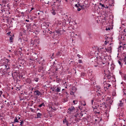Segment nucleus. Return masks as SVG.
I'll return each mask as SVG.
<instances>
[{"instance_id":"5","label":"nucleus","mask_w":126,"mask_h":126,"mask_svg":"<svg viewBox=\"0 0 126 126\" xmlns=\"http://www.w3.org/2000/svg\"><path fill=\"white\" fill-rule=\"evenodd\" d=\"M104 85L105 86L104 87V88L105 91H106V89H108L109 87L111 86V85L110 84H109L108 83H106Z\"/></svg>"},{"instance_id":"38","label":"nucleus","mask_w":126,"mask_h":126,"mask_svg":"<svg viewBox=\"0 0 126 126\" xmlns=\"http://www.w3.org/2000/svg\"><path fill=\"white\" fill-rule=\"evenodd\" d=\"M2 91H0V97L1 96V95L2 94Z\"/></svg>"},{"instance_id":"41","label":"nucleus","mask_w":126,"mask_h":126,"mask_svg":"<svg viewBox=\"0 0 126 126\" xmlns=\"http://www.w3.org/2000/svg\"><path fill=\"white\" fill-rule=\"evenodd\" d=\"M75 100H74L73 101V103H74V104H76L77 103H77H75Z\"/></svg>"},{"instance_id":"19","label":"nucleus","mask_w":126,"mask_h":126,"mask_svg":"<svg viewBox=\"0 0 126 126\" xmlns=\"http://www.w3.org/2000/svg\"><path fill=\"white\" fill-rule=\"evenodd\" d=\"M120 101V103H119V106L120 107H122L123 106V103L122 102V101Z\"/></svg>"},{"instance_id":"43","label":"nucleus","mask_w":126,"mask_h":126,"mask_svg":"<svg viewBox=\"0 0 126 126\" xmlns=\"http://www.w3.org/2000/svg\"><path fill=\"white\" fill-rule=\"evenodd\" d=\"M77 56L79 58H81V56L79 54H78L77 55Z\"/></svg>"},{"instance_id":"49","label":"nucleus","mask_w":126,"mask_h":126,"mask_svg":"<svg viewBox=\"0 0 126 126\" xmlns=\"http://www.w3.org/2000/svg\"><path fill=\"white\" fill-rule=\"evenodd\" d=\"M58 68H56L55 69V71L56 72V71H57L58 70Z\"/></svg>"},{"instance_id":"6","label":"nucleus","mask_w":126,"mask_h":126,"mask_svg":"<svg viewBox=\"0 0 126 126\" xmlns=\"http://www.w3.org/2000/svg\"><path fill=\"white\" fill-rule=\"evenodd\" d=\"M100 107V108L103 107V108L105 109L107 107V105H106L105 102H103L102 104H101Z\"/></svg>"},{"instance_id":"12","label":"nucleus","mask_w":126,"mask_h":126,"mask_svg":"<svg viewBox=\"0 0 126 126\" xmlns=\"http://www.w3.org/2000/svg\"><path fill=\"white\" fill-rule=\"evenodd\" d=\"M37 40L36 39L34 40V41H32L31 42L32 44H33V45H36V46L37 45L36 44V43L37 42Z\"/></svg>"},{"instance_id":"21","label":"nucleus","mask_w":126,"mask_h":126,"mask_svg":"<svg viewBox=\"0 0 126 126\" xmlns=\"http://www.w3.org/2000/svg\"><path fill=\"white\" fill-rule=\"evenodd\" d=\"M39 80V78H35L33 80V81H35L36 82H38Z\"/></svg>"},{"instance_id":"26","label":"nucleus","mask_w":126,"mask_h":126,"mask_svg":"<svg viewBox=\"0 0 126 126\" xmlns=\"http://www.w3.org/2000/svg\"><path fill=\"white\" fill-rule=\"evenodd\" d=\"M99 5H101V6L102 7H105V5L103 4H102V3H99Z\"/></svg>"},{"instance_id":"27","label":"nucleus","mask_w":126,"mask_h":126,"mask_svg":"<svg viewBox=\"0 0 126 126\" xmlns=\"http://www.w3.org/2000/svg\"><path fill=\"white\" fill-rule=\"evenodd\" d=\"M113 102V101L111 99L109 100V102L111 104H112V103Z\"/></svg>"},{"instance_id":"9","label":"nucleus","mask_w":126,"mask_h":126,"mask_svg":"<svg viewBox=\"0 0 126 126\" xmlns=\"http://www.w3.org/2000/svg\"><path fill=\"white\" fill-rule=\"evenodd\" d=\"M52 8L51 13L53 15H55L56 14V13L55 12V11H56V10L55 9H54L53 7H52Z\"/></svg>"},{"instance_id":"37","label":"nucleus","mask_w":126,"mask_h":126,"mask_svg":"<svg viewBox=\"0 0 126 126\" xmlns=\"http://www.w3.org/2000/svg\"><path fill=\"white\" fill-rule=\"evenodd\" d=\"M79 114L77 113L74 116L76 117H77V116L78 115H79Z\"/></svg>"},{"instance_id":"8","label":"nucleus","mask_w":126,"mask_h":126,"mask_svg":"<svg viewBox=\"0 0 126 126\" xmlns=\"http://www.w3.org/2000/svg\"><path fill=\"white\" fill-rule=\"evenodd\" d=\"M56 89L55 91L56 92H60V91L61 88L57 86Z\"/></svg>"},{"instance_id":"4","label":"nucleus","mask_w":126,"mask_h":126,"mask_svg":"<svg viewBox=\"0 0 126 126\" xmlns=\"http://www.w3.org/2000/svg\"><path fill=\"white\" fill-rule=\"evenodd\" d=\"M34 94L35 95L39 96L40 95H42V94L38 90H36L34 92Z\"/></svg>"},{"instance_id":"28","label":"nucleus","mask_w":126,"mask_h":126,"mask_svg":"<svg viewBox=\"0 0 126 126\" xmlns=\"http://www.w3.org/2000/svg\"><path fill=\"white\" fill-rule=\"evenodd\" d=\"M48 30V29H46L45 30H44L43 31V32H45L46 33H44V35H45L46 34V31H47Z\"/></svg>"},{"instance_id":"1","label":"nucleus","mask_w":126,"mask_h":126,"mask_svg":"<svg viewBox=\"0 0 126 126\" xmlns=\"http://www.w3.org/2000/svg\"><path fill=\"white\" fill-rule=\"evenodd\" d=\"M53 5L54 6L52 7L56 10V11H58L60 9L61 6L59 4H56V2H54Z\"/></svg>"},{"instance_id":"63","label":"nucleus","mask_w":126,"mask_h":126,"mask_svg":"<svg viewBox=\"0 0 126 126\" xmlns=\"http://www.w3.org/2000/svg\"><path fill=\"white\" fill-rule=\"evenodd\" d=\"M32 110L31 111H32V112L33 111V109H31Z\"/></svg>"},{"instance_id":"56","label":"nucleus","mask_w":126,"mask_h":126,"mask_svg":"<svg viewBox=\"0 0 126 126\" xmlns=\"http://www.w3.org/2000/svg\"><path fill=\"white\" fill-rule=\"evenodd\" d=\"M34 8L33 7H32V8H31V10H34Z\"/></svg>"},{"instance_id":"23","label":"nucleus","mask_w":126,"mask_h":126,"mask_svg":"<svg viewBox=\"0 0 126 126\" xmlns=\"http://www.w3.org/2000/svg\"><path fill=\"white\" fill-rule=\"evenodd\" d=\"M2 2L3 4H6L7 3V1L6 0H2Z\"/></svg>"},{"instance_id":"57","label":"nucleus","mask_w":126,"mask_h":126,"mask_svg":"<svg viewBox=\"0 0 126 126\" xmlns=\"http://www.w3.org/2000/svg\"><path fill=\"white\" fill-rule=\"evenodd\" d=\"M94 102V100H91V102L92 103V104H93V102Z\"/></svg>"},{"instance_id":"2","label":"nucleus","mask_w":126,"mask_h":126,"mask_svg":"<svg viewBox=\"0 0 126 126\" xmlns=\"http://www.w3.org/2000/svg\"><path fill=\"white\" fill-rule=\"evenodd\" d=\"M6 14V13L5 10L3 9H0V16L5 17L6 16L5 15V14Z\"/></svg>"},{"instance_id":"47","label":"nucleus","mask_w":126,"mask_h":126,"mask_svg":"<svg viewBox=\"0 0 126 126\" xmlns=\"http://www.w3.org/2000/svg\"><path fill=\"white\" fill-rule=\"evenodd\" d=\"M3 65H4V64H1V63H0V67L1 66H3Z\"/></svg>"},{"instance_id":"58","label":"nucleus","mask_w":126,"mask_h":126,"mask_svg":"<svg viewBox=\"0 0 126 126\" xmlns=\"http://www.w3.org/2000/svg\"><path fill=\"white\" fill-rule=\"evenodd\" d=\"M66 94L67 95L68 94L67 92H66Z\"/></svg>"},{"instance_id":"7","label":"nucleus","mask_w":126,"mask_h":126,"mask_svg":"<svg viewBox=\"0 0 126 126\" xmlns=\"http://www.w3.org/2000/svg\"><path fill=\"white\" fill-rule=\"evenodd\" d=\"M75 109V108L74 107H71V108H69L68 109V110H69V111H70V112H69V111H68V113H70V112H71L73 110H74Z\"/></svg>"},{"instance_id":"62","label":"nucleus","mask_w":126,"mask_h":126,"mask_svg":"<svg viewBox=\"0 0 126 126\" xmlns=\"http://www.w3.org/2000/svg\"><path fill=\"white\" fill-rule=\"evenodd\" d=\"M80 115H81V116H83V114L82 113H80Z\"/></svg>"},{"instance_id":"13","label":"nucleus","mask_w":126,"mask_h":126,"mask_svg":"<svg viewBox=\"0 0 126 126\" xmlns=\"http://www.w3.org/2000/svg\"><path fill=\"white\" fill-rule=\"evenodd\" d=\"M106 51L108 52L111 51V46H110L107 49L106 48Z\"/></svg>"},{"instance_id":"39","label":"nucleus","mask_w":126,"mask_h":126,"mask_svg":"<svg viewBox=\"0 0 126 126\" xmlns=\"http://www.w3.org/2000/svg\"><path fill=\"white\" fill-rule=\"evenodd\" d=\"M11 33V32H9L7 33V34L8 35H9V36H11V35L10 34Z\"/></svg>"},{"instance_id":"44","label":"nucleus","mask_w":126,"mask_h":126,"mask_svg":"<svg viewBox=\"0 0 126 126\" xmlns=\"http://www.w3.org/2000/svg\"><path fill=\"white\" fill-rule=\"evenodd\" d=\"M77 8V10L78 11H80L81 10V9L80 8H79V7Z\"/></svg>"},{"instance_id":"29","label":"nucleus","mask_w":126,"mask_h":126,"mask_svg":"<svg viewBox=\"0 0 126 126\" xmlns=\"http://www.w3.org/2000/svg\"><path fill=\"white\" fill-rule=\"evenodd\" d=\"M124 61L125 62V64H126V57H125L124 59Z\"/></svg>"},{"instance_id":"53","label":"nucleus","mask_w":126,"mask_h":126,"mask_svg":"<svg viewBox=\"0 0 126 126\" xmlns=\"http://www.w3.org/2000/svg\"><path fill=\"white\" fill-rule=\"evenodd\" d=\"M105 44H106V45L107 44V41H105Z\"/></svg>"},{"instance_id":"59","label":"nucleus","mask_w":126,"mask_h":126,"mask_svg":"<svg viewBox=\"0 0 126 126\" xmlns=\"http://www.w3.org/2000/svg\"><path fill=\"white\" fill-rule=\"evenodd\" d=\"M32 30L31 29L30 30H29V31H30L31 32H32Z\"/></svg>"},{"instance_id":"31","label":"nucleus","mask_w":126,"mask_h":126,"mask_svg":"<svg viewBox=\"0 0 126 126\" xmlns=\"http://www.w3.org/2000/svg\"><path fill=\"white\" fill-rule=\"evenodd\" d=\"M24 123V122L23 121H21L20 122V125L21 126H22V124H23Z\"/></svg>"},{"instance_id":"48","label":"nucleus","mask_w":126,"mask_h":126,"mask_svg":"<svg viewBox=\"0 0 126 126\" xmlns=\"http://www.w3.org/2000/svg\"><path fill=\"white\" fill-rule=\"evenodd\" d=\"M15 123L16 122H15V120H14V122H12V123H11V124L12 123L13 124H14V123Z\"/></svg>"},{"instance_id":"14","label":"nucleus","mask_w":126,"mask_h":126,"mask_svg":"<svg viewBox=\"0 0 126 126\" xmlns=\"http://www.w3.org/2000/svg\"><path fill=\"white\" fill-rule=\"evenodd\" d=\"M3 66L4 67H5L6 68V69L7 70H8L10 68L9 66H8V64H7V65H6L4 64V65H3Z\"/></svg>"},{"instance_id":"51","label":"nucleus","mask_w":126,"mask_h":126,"mask_svg":"<svg viewBox=\"0 0 126 126\" xmlns=\"http://www.w3.org/2000/svg\"><path fill=\"white\" fill-rule=\"evenodd\" d=\"M56 86L55 87V88L54 87H53V89H54V90H55V89H56Z\"/></svg>"},{"instance_id":"35","label":"nucleus","mask_w":126,"mask_h":126,"mask_svg":"<svg viewBox=\"0 0 126 126\" xmlns=\"http://www.w3.org/2000/svg\"><path fill=\"white\" fill-rule=\"evenodd\" d=\"M124 78L125 80H126V75L125 74L124 75Z\"/></svg>"},{"instance_id":"10","label":"nucleus","mask_w":126,"mask_h":126,"mask_svg":"<svg viewBox=\"0 0 126 126\" xmlns=\"http://www.w3.org/2000/svg\"><path fill=\"white\" fill-rule=\"evenodd\" d=\"M63 122L64 124L66 123L67 126H68V121L66 120L65 118L63 120Z\"/></svg>"},{"instance_id":"61","label":"nucleus","mask_w":126,"mask_h":126,"mask_svg":"<svg viewBox=\"0 0 126 126\" xmlns=\"http://www.w3.org/2000/svg\"><path fill=\"white\" fill-rule=\"evenodd\" d=\"M30 19H31L32 20H33V19L31 17V18H30Z\"/></svg>"},{"instance_id":"33","label":"nucleus","mask_w":126,"mask_h":126,"mask_svg":"<svg viewBox=\"0 0 126 126\" xmlns=\"http://www.w3.org/2000/svg\"><path fill=\"white\" fill-rule=\"evenodd\" d=\"M78 5H79V6L80 7H81V8H84L83 6H82L80 5L79 4H78Z\"/></svg>"},{"instance_id":"25","label":"nucleus","mask_w":126,"mask_h":126,"mask_svg":"<svg viewBox=\"0 0 126 126\" xmlns=\"http://www.w3.org/2000/svg\"><path fill=\"white\" fill-rule=\"evenodd\" d=\"M42 106H45V105L44 104V103H42L40 105H38V106L39 107H41Z\"/></svg>"},{"instance_id":"24","label":"nucleus","mask_w":126,"mask_h":126,"mask_svg":"<svg viewBox=\"0 0 126 126\" xmlns=\"http://www.w3.org/2000/svg\"><path fill=\"white\" fill-rule=\"evenodd\" d=\"M107 78L110 79L111 78V75H110V74H109L107 76Z\"/></svg>"},{"instance_id":"45","label":"nucleus","mask_w":126,"mask_h":126,"mask_svg":"<svg viewBox=\"0 0 126 126\" xmlns=\"http://www.w3.org/2000/svg\"><path fill=\"white\" fill-rule=\"evenodd\" d=\"M110 28H106V30H110Z\"/></svg>"},{"instance_id":"46","label":"nucleus","mask_w":126,"mask_h":126,"mask_svg":"<svg viewBox=\"0 0 126 126\" xmlns=\"http://www.w3.org/2000/svg\"><path fill=\"white\" fill-rule=\"evenodd\" d=\"M64 101L65 102H66L67 101V99H66L65 98L64 99Z\"/></svg>"},{"instance_id":"30","label":"nucleus","mask_w":126,"mask_h":126,"mask_svg":"<svg viewBox=\"0 0 126 126\" xmlns=\"http://www.w3.org/2000/svg\"><path fill=\"white\" fill-rule=\"evenodd\" d=\"M43 69V67L42 66H40V67L39 68V70H42Z\"/></svg>"},{"instance_id":"54","label":"nucleus","mask_w":126,"mask_h":126,"mask_svg":"<svg viewBox=\"0 0 126 126\" xmlns=\"http://www.w3.org/2000/svg\"><path fill=\"white\" fill-rule=\"evenodd\" d=\"M119 73L121 75L122 74V72H121V71H120Z\"/></svg>"},{"instance_id":"22","label":"nucleus","mask_w":126,"mask_h":126,"mask_svg":"<svg viewBox=\"0 0 126 126\" xmlns=\"http://www.w3.org/2000/svg\"><path fill=\"white\" fill-rule=\"evenodd\" d=\"M15 122H19V121L18 119H17V118L16 117L14 119Z\"/></svg>"},{"instance_id":"36","label":"nucleus","mask_w":126,"mask_h":126,"mask_svg":"<svg viewBox=\"0 0 126 126\" xmlns=\"http://www.w3.org/2000/svg\"><path fill=\"white\" fill-rule=\"evenodd\" d=\"M78 62L79 63H82V61L81 60H78Z\"/></svg>"},{"instance_id":"50","label":"nucleus","mask_w":126,"mask_h":126,"mask_svg":"<svg viewBox=\"0 0 126 126\" xmlns=\"http://www.w3.org/2000/svg\"><path fill=\"white\" fill-rule=\"evenodd\" d=\"M75 6L77 8L79 7V6H78L77 5V4H76L75 5Z\"/></svg>"},{"instance_id":"32","label":"nucleus","mask_w":126,"mask_h":126,"mask_svg":"<svg viewBox=\"0 0 126 126\" xmlns=\"http://www.w3.org/2000/svg\"><path fill=\"white\" fill-rule=\"evenodd\" d=\"M74 92H73L71 91V92L70 93V94L72 95H74Z\"/></svg>"},{"instance_id":"15","label":"nucleus","mask_w":126,"mask_h":126,"mask_svg":"<svg viewBox=\"0 0 126 126\" xmlns=\"http://www.w3.org/2000/svg\"><path fill=\"white\" fill-rule=\"evenodd\" d=\"M19 77L20 79H23L24 78V77H23V75L22 74H21L19 75Z\"/></svg>"},{"instance_id":"11","label":"nucleus","mask_w":126,"mask_h":126,"mask_svg":"<svg viewBox=\"0 0 126 126\" xmlns=\"http://www.w3.org/2000/svg\"><path fill=\"white\" fill-rule=\"evenodd\" d=\"M37 117H36V118H41V116L42 115L41 113H38L37 114Z\"/></svg>"},{"instance_id":"40","label":"nucleus","mask_w":126,"mask_h":126,"mask_svg":"<svg viewBox=\"0 0 126 126\" xmlns=\"http://www.w3.org/2000/svg\"><path fill=\"white\" fill-rule=\"evenodd\" d=\"M5 104H6V105H7V106L8 105L9 106L10 105V103L9 102H8L7 103H5Z\"/></svg>"},{"instance_id":"55","label":"nucleus","mask_w":126,"mask_h":126,"mask_svg":"<svg viewBox=\"0 0 126 126\" xmlns=\"http://www.w3.org/2000/svg\"><path fill=\"white\" fill-rule=\"evenodd\" d=\"M25 21L27 22H29V21L28 20H27V19H26L25 20Z\"/></svg>"},{"instance_id":"20","label":"nucleus","mask_w":126,"mask_h":126,"mask_svg":"<svg viewBox=\"0 0 126 126\" xmlns=\"http://www.w3.org/2000/svg\"><path fill=\"white\" fill-rule=\"evenodd\" d=\"M6 17V22H7V23L9 24V19L8 18V16H6V17Z\"/></svg>"},{"instance_id":"17","label":"nucleus","mask_w":126,"mask_h":126,"mask_svg":"<svg viewBox=\"0 0 126 126\" xmlns=\"http://www.w3.org/2000/svg\"><path fill=\"white\" fill-rule=\"evenodd\" d=\"M62 54L61 52L60 51H59L56 54V55L57 56H59Z\"/></svg>"},{"instance_id":"3","label":"nucleus","mask_w":126,"mask_h":126,"mask_svg":"<svg viewBox=\"0 0 126 126\" xmlns=\"http://www.w3.org/2000/svg\"><path fill=\"white\" fill-rule=\"evenodd\" d=\"M56 33H57L61 35L63 32V29L62 28H60L57 30L56 31Z\"/></svg>"},{"instance_id":"18","label":"nucleus","mask_w":126,"mask_h":126,"mask_svg":"<svg viewBox=\"0 0 126 126\" xmlns=\"http://www.w3.org/2000/svg\"><path fill=\"white\" fill-rule=\"evenodd\" d=\"M10 36L11 37H10V42H13V38H12V36Z\"/></svg>"},{"instance_id":"34","label":"nucleus","mask_w":126,"mask_h":126,"mask_svg":"<svg viewBox=\"0 0 126 126\" xmlns=\"http://www.w3.org/2000/svg\"><path fill=\"white\" fill-rule=\"evenodd\" d=\"M118 63H119L120 65H122V63L121 62H120V61H118Z\"/></svg>"},{"instance_id":"42","label":"nucleus","mask_w":126,"mask_h":126,"mask_svg":"<svg viewBox=\"0 0 126 126\" xmlns=\"http://www.w3.org/2000/svg\"><path fill=\"white\" fill-rule=\"evenodd\" d=\"M95 63H96L97 64L95 65H94V66L95 67H96L97 66L98 64V63L97 62H95Z\"/></svg>"},{"instance_id":"64","label":"nucleus","mask_w":126,"mask_h":126,"mask_svg":"<svg viewBox=\"0 0 126 126\" xmlns=\"http://www.w3.org/2000/svg\"><path fill=\"white\" fill-rule=\"evenodd\" d=\"M50 34H51L52 33V32L51 31H50L49 32Z\"/></svg>"},{"instance_id":"16","label":"nucleus","mask_w":126,"mask_h":126,"mask_svg":"<svg viewBox=\"0 0 126 126\" xmlns=\"http://www.w3.org/2000/svg\"><path fill=\"white\" fill-rule=\"evenodd\" d=\"M96 92L97 95H98V96L101 95V92L100 91H99L98 90V91H97Z\"/></svg>"},{"instance_id":"60","label":"nucleus","mask_w":126,"mask_h":126,"mask_svg":"<svg viewBox=\"0 0 126 126\" xmlns=\"http://www.w3.org/2000/svg\"><path fill=\"white\" fill-rule=\"evenodd\" d=\"M21 14H23V15H24V12H22L21 13Z\"/></svg>"},{"instance_id":"52","label":"nucleus","mask_w":126,"mask_h":126,"mask_svg":"<svg viewBox=\"0 0 126 126\" xmlns=\"http://www.w3.org/2000/svg\"><path fill=\"white\" fill-rule=\"evenodd\" d=\"M108 7H109V6H106V7L105 6V7H104V8H108Z\"/></svg>"}]
</instances>
